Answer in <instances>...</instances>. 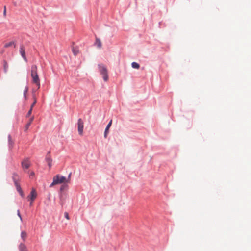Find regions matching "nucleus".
<instances>
[{
    "label": "nucleus",
    "instance_id": "obj_1",
    "mask_svg": "<svg viewBox=\"0 0 251 251\" xmlns=\"http://www.w3.org/2000/svg\"><path fill=\"white\" fill-rule=\"evenodd\" d=\"M38 68L36 65H32L31 67L30 74L32 79V82L35 84L39 89L40 87L39 77L37 73Z\"/></svg>",
    "mask_w": 251,
    "mask_h": 251
},
{
    "label": "nucleus",
    "instance_id": "obj_2",
    "mask_svg": "<svg viewBox=\"0 0 251 251\" xmlns=\"http://www.w3.org/2000/svg\"><path fill=\"white\" fill-rule=\"evenodd\" d=\"M12 179L14 182L16 190L20 193V195L22 197H23L24 193L19 183V181H20L19 176L16 173H14L12 175Z\"/></svg>",
    "mask_w": 251,
    "mask_h": 251
},
{
    "label": "nucleus",
    "instance_id": "obj_3",
    "mask_svg": "<svg viewBox=\"0 0 251 251\" xmlns=\"http://www.w3.org/2000/svg\"><path fill=\"white\" fill-rule=\"evenodd\" d=\"M66 183V178L64 176L57 175L53 178V182L50 184V187H51L55 185Z\"/></svg>",
    "mask_w": 251,
    "mask_h": 251
},
{
    "label": "nucleus",
    "instance_id": "obj_4",
    "mask_svg": "<svg viewBox=\"0 0 251 251\" xmlns=\"http://www.w3.org/2000/svg\"><path fill=\"white\" fill-rule=\"evenodd\" d=\"M99 69L100 74L102 75L103 80L107 81L108 79V76L106 66L103 64H99Z\"/></svg>",
    "mask_w": 251,
    "mask_h": 251
},
{
    "label": "nucleus",
    "instance_id": "obj_5",
    "mask_svg": "<svg viewBox=\"0 0 251 251\" xmlns=\"http://www.w3.org/2000/svg\"><path fill=\"white\" fill-rule=\"evenodd\" d=\"M77 127L79 135H82L83 132L84 122L83 120L80 118L78 120Z\"/></svg>",
    "mask_w": 251,
    "mask_h": 251
},
{
    "label": "nucleus",
    "instance_id": "obj_6",
    "mask_svg": "<svg viewBox=\"0 0 251 251\" xmlns=\"http://www.w3.org/2000/svg\"><path fill=\"white\" fill-rule=\"evenodd\" d=\"M19 52L24 61L27 62V59L26 57L25 49L23 45H20Z\"/></svg>",
    "mask_w": 251,
    "mask_h": 251
},
{
    "label": "nucleus",
    "instance_id": "obj_7",
    "mask_svg": "<svg viewBox=\"0 0 251 251\" xmlns=\"http://www.w3.org/2000/svg\"><path fill=\"white\" fill-rule=\"evenodd\" d=\"M23 169H28L30 166V162L28 158L24 159L21 163Z\"/></svg>",
    "mask_w": 251,
    "mask_h": 251
},
{
    "label": "nucleus",
    "instance_id": "obj_8",
    "mask_svg": "<svg viewBox=\"0 0 251 251\" xmlns=\"http://www.w3.org/2000/svg\"><path fill=\"white\" fill-rule=\"evenodd\" d=\"M37 193L36 192V190L34 188H32L31 190V191L30 192V195L28 196V198L30 200L32 201H34L35 199L37 197Z\"/></svg>",
    "mask_w": 251,
    "mask_h": 251
},
{
    "label": "nucleus",
    "instance_id": "obj_9",
    "mask_svg": "<svg viewBox=\"0 0 251 251\" xmlns=\"http://www.w3.org/2000/svg\"><path fill=\"white\" fill-rule=\"evenodd\" d=\"M19 251H28L26 246L23 243H21L18 246Z\"/></svg>",
    "mask_w": 251,
    "mask_h": 251
},
{
    "label": "nucleus",
    "instance_id": "obj_10",
    "mask_svg": "<svg viewBox=\"0 0 251 251\" xmlns=\"http://www.w3.org/2000/svg\"><path fill=\"white\" fill-rule=\"evenodd\" d=\"M46 161L47 162V163L48 164V166H49V168H50L51 166H52V159L51 158L50 155L49 154V153H48L47 154V155L46 156Z\"/></svg>",
    "mask_w": 251,
    "mask_h": 251
},
{
    "label": "nucleus",
    "instance_id": "obj_11",
    "mask_svg": "<svg viewBox=\"0 0 251 251\" xmlns=\"http://www.w3.org/2000/svg\"><path fill=\"white\" fill-rule=\"evenodd\" d=\"M34 116H32L31 117L29 120V122L27 123V124L25 126V131H26L28 128H29V127L31 125L32 122H33V120H34Z\"/></svg>",
    "mask_w": 251,
    "mask_h": 251
},
{
    "label": "nucleus",
    "instance_id": "obj_12",
    "mask_svg": "<svg viewBox=\"0 0 251 251\" xmlns=\"http://www.w3.org/2000/svg\"><path fill=\"white\" fill-rule=\"evenodd\" d=\"M111 125H112V120H111L110 121V122H109L108 124L107 125L106 127L105 128V132H104V137L105 138L107 137V135L108 133L109 129Z\"/></svg>",
    "mask_w": 251,
    "mask_h": 251
},
{
    "label": "nucleus",
    "instance_id": "obj_13",
    "mask_svg": "<svg viewBox=\"0 0 251 251\" xmlns=\"http://www.w3.org/2000/svg\"><path fill=\"white\" fill-rule=\"evenodd\" d=\"M27 234L25 231H23L21 232V237L24 242L25 241V240L27 238Z\"/></svg>",
    "mask_w": 251,
    "mask_h": 251
},
{
    "label": "nucleus",
    "instance_id": "obj_14",
    "mask_svg": "<svg viewBox=\"0 0 251 251\" xmlns=\"http://www.w3.org/2000/svg\"><path fill=\"white\" fill-rule=\"evenodd\" d=\"M28 91V87L26 86L25 88L24 92H23L24 97L25 100H26L27 99V93Z\"/></svg>",
    "mask_w": 251,
    "mask_h": 251
},
{
    "label": "nucleus",
    "instance_id": "obj_15",
    "mask_svg": "<svg viewBox=\"0 0 251 251\" xmlns=\"http://www.w3.org/2000/svg\"><path fill=\"white\" fill-rule=\"evenodd\" d=\"M8 144H9V147L10 149H12L13 146V142L11 139V137L10 135L8 136Z\"/></svg>",
    "mask_w": 251,
    "mask_h": 251
},
{
    "label": "nucleus",
    "instance_id": "obj_16",
    "mask_svg": "<svg viewBox=\"0 0 251 251\" xmlns=\"http://www.w3.org/2000/svg\"><path fill=\"white\" fill-rule=\"evenodd\" d=\"M12 45H14V47H15V43L14 41H11L9 43H7L6 44H5L4 46V47L5 48H8L9 47H11L12 46Z\"/></svg>",
    "mask_w": 251,
    "mask_h": 251
},
{
    "label": "nucleus",
    "instance_id": "obj_17",
    "mask_svg": "<svg viewBox=\"0 0 251 251\" xmlns=\"http://www.w3.org/2000/svg\"><path fill=\"white\" fill-rule=\"evenodd\" d=\"M72 51L75 55H77L79 53V50L77 48L73 47L72 48Z\"/></svg>",
    "mask_w": 251,
    "mask_h": 251
},
{
    "label": "nucleus",
    "instance_id": "obj_18",
    "mask_svg": "<svg viewBox=\"0 0 251 251\" xmlns=\"http://www.w3.org/2000/svg\"><path fill=\"white\" fill-rule=\"evenodd\" d=\"M96 44L98 46V48H100L101 47V43L100 39L96 38Z\"/></svg>",
    "mask_w": 251,
    "mask_h": 251
},
{
    "label": "nucleus",
    "instance_id": "obj_19",
    "mask_svg": "<svg viewBox=\"0 0 251 251\" xmlns=\"http://www.w3.org/2000/svg\"><path fill=\"white\" fill-rule=\"evenodd\" d=\"M131 65L132 67L135 69H139L140 67L139 64L135 62H132Z\"/></svg>",
    "mask_w": 251,
    "mask_h": 251
},
{
    "label": "nucleus",
    "instance_id": "obj_20",
    "mask_svg": "<svg viewBox=\"0 0 251 251\" xmlns=\"http://www.w3.org/2000/svg\"><path fill=\"white\" fill-rule=\"evenodd\" d=\"M7 68H8V64H7V63L6 62H5L4 63V72L5 73L7 72Z\"/></svg>",
    "mask_w": 251,
    "mask_h": 251
},
{
    "label": "nucleus",
    "instance_id": "obj_21",
    "mask_svg": "<svg viewBox=\"0 0 251 251\" xmlns=\"http://www.w3.org/2000/svg\"><path fill=\"white\" fill-rule=\"evenodd\" d=\"M32 109L30 108L29 110L28 111V112H27V113L26 114V117H28L31 115V114L32 113Z\"/></svg>",
    "mask_w": 251,
    "mask_h": 251
},
{
    "label": "nucleus",
    "instance_id": "obj_22",
    "mask_svg": "<svg viewBox=\"0 0 251 251\" xmlns=\"http://www.w3.org/2000/svg\"><path fill=\"white\" fill-rule=\"evenodd\" d=\"M36 103H37V101L36 100H34L33 102L32 103V104H31V105L30 106V108L31 109H33L34 106L36 104Z\"/></svg>",
    "mask_w": 251,
    "mask_h": 251
},
{
    "label": "nucleus",
    "instance_id": "obj_23",
    "mask_svg": "<svg viewBox=\"0 0 251 251\" xmlns=\"http://www.w3.org/2000/svg\"><path fill=\"white\" fill-rule=\"evenodd\" d=\"M71 175V173H70V174L69 175L68 178L67 179L66 178V183H69L70 182Z\"/></svg>",
    "mask_w": 251,
    "mask_h": 251
},
{
    "label": "nucleus",
    "instance_id": "obj_24",
    "mask_svg": "<svg viewBox=\"0 0 251 251\" xmlns=\"http://www.w3.org/2000/svg\"><path fill=\"white\" fill-rule=\"evenodd\" d=\"M17 215L19 217L21 221H22V218L21 215L20 214V211H19V210H17Z\"/></svg>",
    "mask_w": 251,
    "mask_h": 251
},
{
    "label": "nucleus",
    "instance_id": "obj_25",
    "mask_svg": "<svg viewBox=\"0 0 251 251\" xmlns=\"http://www.w3.org/2000/svg\"><path fill=\"white\" fill-rule=\"evenodd\" d=\"M64 215H65V218L69 220V216L68 213L67 212H65Z\"/></svg>",
    "mask_w": 251,
    "mask_h": 251
},
{
    "label": "nucleus",
    "instance_id": "obj_26",
    "mask_svg": "<svg viewBox=\"0 0 251 251\" xmlns=\"http://www.w3.org/2000/svg\"><path fill=\"white\" fill-rule=\"evenodd\" d=\"M32 97H33V99L34 100H36L37 101V98H36L35 94H33Z\"/></svg>",
    "mask_w": 251,
    "mask_h": 251
},
{
    "label": "nucleus",
    "instance_id": "obj_27",
    "mask_svg": "<svg viewBox=\"0 0 251 251\" xmlns=\"http://www.w3.org/2000/svg\"><path fill=\"white\" fill-rule=\"evenodd\" d=\"M3 14H4V15H6V6H5L4 7Z\"/></svg>",
    "mask_w": 251,
    "mask_h": 251
},
{
    "label": "nucleus",
    "instance_id": "obj_28",
    "mask_svg": "<svg viewBox=\"0 0 251 251\" xmlns=\"http://www.w3.org/2000/svg\"><path fill=\"white\" fill-rule=\"evenodd\" d=\"M64 188V185H62V186L61 187V188H60V190H61V191H62V190H63Z\"/></svg>",
    "mask_w": 251,
    "mask_h": 251
},
{
    "label": "nucleus",
    "instance_id": "obj_29",
    "mask_svg": "<svg viewBox=\"0 0 251 251\" xmlns=\"http://www.w3.org/2000/svg\"><path fill=\"white\" fill-rule=\"evenodd\" d=\"M33 202V201H31V202H30V206H31V205H32Z\"/></svg>",
    "mask_w": 251,
    "mask_h": 251
},
{
    "label": "nucleus",
    "instance_id": "obj_30",
    "mask_svg": "<svg viewBox=\"0 0 251 251\" xmlns=\"http://www.w3.org/2000/svg\"><path fill=\"white\" fill-rule=\"evenodd\" d=\"M34 175V172H31V175Z\"/></svg>",
    "mask_w": 251,
    "mask_h": 251
}]
</instances>
